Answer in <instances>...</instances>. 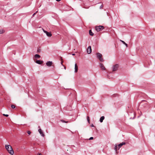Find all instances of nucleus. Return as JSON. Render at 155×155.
Wrapping results in <instances>:
<instances>
[{"instance_id": "f257e3e1", "label": "nucleus", "mask_w": 155, "mask_h": 155, "mask_svg": "<svg viewBox=\"0 0 155 155\" xmlns=\"http://www.w3.org/2000/svg\"><path fill=\"white\" fill-rule=\"evenodd\" d=\"M6 149L8 150V152L11 155H13L14 153V151L12 147L10 145H6L5 146Z\"/></svg>"}, {"instance_id": "f03ea898", "label": "nucleus", "mask_w": 155, "mask_h": 155, "mask_svg": "<svg viewBox=\"0 0 155 155\" xmlns=\"http://www.w3.org/2000/svg\"><path fill=\"white\" fill-rule=\"evenodd\" d=\"M125 144V142H123L121 143H120V144H119L118 145V147L117 146V145H116L115 146V147H114V149L116 151L117 149H119L120 147H121L123 145Z\"/></svg>"}, {"instance_id": "7ed1b4c3", "label": "nucleus", "mask_w": 155, "mask_h": 155, "mask_svg": "<svg viewBox=\"0 0 155 155\" xmlns=\"http://www.w3.org/2000/svg\"><path fill=\"white\" fill-rule=\"evenodd\" d=\"M97 58L101 62L104 61L103 59L102 58V55L99 53L96 54Z\"/></svg>"}, {"instance_id": "20e7f679", "label": "nucleus", "mask_w": 155, "mask_h": 155, "mask_svg": "<svg viewBox=\"0 0 155 155\" xmlns=\"http://www.w3.org/2000/svg\"><path fill=\"white\" fill-rule=\"evenodd\" d=\"M104 28V27L103 26L100 25L99 26H96L95 29L97 32L103 30Z\"/></svg>"}, {"instance_id": "39448f33", "label": "nucleus", "mask_w": 155, "mask_h": 155, "mask_svg": "<svg viewBox=\"0 0 155 155\" xmlns=\"http://www.w3.org/2000/svg\"><path fill=\"white\" fill-rule=\"evenodd\" d=\"M119 66V65L117 64L113 65L112 67V71H114L117 70H118Z\"/></svg>"}, {"instance_id": "423d86ee", "label": "nucleus", "mask_w": 155, "mask_h": 155, "mask_svg": "<svg viewBox=\"0 0 155 155\" xmlns=\"http://www.w3.org/2000/svg\"><path fill=\"white\" fill-rule=\"evenodd\" d=\"M43 30L44 32L46 33V34L49 37H50L52 36V34L51 32H48L47 31L44 30L43 29Z\"/></svg>"}, {"instance_id": "0eeeda50", "label": "nucleus", "mask_w": 155, "mask_h": 155, "mask_svg": "<svg viewBox=\"0 0 155 155\" xmlns=\"http://www.w3.org/2000/svg\"><path fill=\"white\" fill-rule=\"evenodd\" d=\"M91 52V46H89L87 49V52L88 54H90Z\"/></svg>"}, {"instance_id": "6e6552de", "label": "nucleus", "mask_w": 155, "mask_h": 155, "mask_svg": "<svg viewBox=\"0 0 155 155\" xmlns=\"http://www.w3.org/2000/svg\"><path fill=\"white\" fill-rule=\"evenodd\" d=\"M52 61H48L46 63V65L47 66L50 67L52 65Z\"/></svg>"}, {"instance_id": "1a4fd4ad", "label": "nucleus", "mask_w": 155, "mask_h": 155, "mask_svg": "<svg viewBox=\"0 0 155 155\" xmlns=\"http://www.w3.org/2000/svg\"><path fill=\"white\" fill-rule=\"evenodd\" d=\"M36 63L38 64H41L43 63V61H42L38 60L36 61Z\"/></svg>"}, {"instance_id": "9d476101", "label": "nucleus", "mask_w": 155, "mask_h": 155, "mask_svg": "<svg viewBox=\"0 0 155 155\" xmlns=\"http://www.w3.org/2000/svg\"><path fill=\"white\" fill-rule=\"evenodd\" d=\"M38 131L41 136L43 137H44L45 134L43 133V132L41 130V129H40L38 130Z\"/></svg>"}, {"instance_id": "9b49d317", "label": "nucleus", "mask_w": 155, "mask_h": 155, "mask_svg": "<svg viewBox=\"0 0 155 155\" xmlns=\"http://www.w3.org/2000/svg\"><path fill=\"white\" fill-rule=\"evenodd\" d=\"M100 67L101 68V69L103 70H105V68L103 65L102 64L100 63Z\"/></svg>"}, {"instance_id": "f8f14e48", "label": "nucleus", "mask_w": 155, "mask_h": 155, "mask_svg": "<svg viewBox=\"0 0 155 155\" xmlns=\"http://www.w3.org/2000/svg\"><path fill=\"white\" fill-rule=\"evenodd\" d=\"M74 69H75V70H74L75 72V73L77 72H78V66L76 64H75Z\"/></svg>"}, {"instance_id": "ddd939ff", "label": "nucleus", "mask_w": 155, "mask_h": 155, "mask_svg": "<svg viewBox=\"0 0 155 155\" xmlns=\"http://www.w3.org/2000/svg\"><path fill=\"white\" fill-rule=\"evenodd\" d=\"M105 117L104 116H102L101 117L100 119V122L102 123L103 122V120L104 119Z\"/></svg>"}, {"instance_id": "4468645a", "label": "nucleus", "mask_w": 155, "mask_h": 155, "mask_svg": "<svg viewBox=\"0 0 155 155\" xmlns=\"http://www.w3.org/2000/svg\"><path fill=\"white\" fill-rule=\"evenodd\" d=\"M89 34L91 36H93L94 35V33L92 32L91 30H90L89 31Z\"/></svg>"}, {"instance_id": "2eb2a0df", "label": "nucleus", "mask_w": 155, "mask_h": 155, "mask_svg": "<svg viewBox=\"0 0 155 155\" xmlns=\"http://www.w3.org/2000/svg\"><path fill=\"white\" fill-rule=\"evenodd\" d=\"M120 41L123 44H124V45H125V46H126L127 47L128 46V45L124 41H122V40H120Z\"/></svg>"}, {"instance_id": "dca6fc26", "label": "nucleus", "mask_w": 155, "mask_h": 155, "mask_svg": "<svg viewBox=\"0 0 155 155\" xmlns=\"http://www.w3.org/2000/svg\"><path fill=\"white\" fill-rule=\"evenodd\" d=\"M35 57L36 58H40L41 56L38 54H36L35 55Z\"/></svg>"}, {"instance_id": "f3484780", "label": "nucleus", "mask_w": 155, "mask_h": 155, "mask_svg": "<svg viewBox=\"0 0 155 155\" xmlns=\"http://www.w3.org/2000/svg\"><path fill=\"white\" fill-rule=\"evenodd\" d=\"M5 31L3 29L0 30V34H2L5 32Z\"/></svg>"}, {"instance_id": "a211bd4d", "label": "nucleus", "mask_w": 155, "mask_h": 155, "mask_svg": "<svg viewBox=\"0 0 155 155\" xmlns=\"http://www.w3.org/2000/svg\"><path fill=\"white\" fill-rule=\"evenodd\" d=\"M41 52L40 47L38 48L37 50V52L38 53H40Z\"/></svg>"}, {"instance_id": "6ab92c4d", "label": "nucleus", "mask_w": 155, "mask_h": 155, "mask_svg": "<svg viewBox=\"0 0 155 155\" xmlns=\"http://www.w3.org/2000/svg\"><path fill=\"white\" fill-rule=\"evenodd\" d=\"M87 121L90 124V118L88 116L87 117Z\"/></svg>"}, {"instance_id": "aec40b11", "label": "nucleus", "mask_w": 155, "mask_h": 155, "mask_svg": "<svg viewBox=\"0 0 155 155\" xmlns=\"http://www.w3.org/2000/svg\"><path fill=\"white\" fill-rule=\"evenodd\" d=\"M60 121L61 122H62V123H68V121H65V120H60Z\"/></svg>"}, {"instance_id": "412c9836", "label": "nucleus", "mask_w": 155, "mask_h": 155, "mask_svg": "<svg viewBox=\"0 0 155 155\" xmlns=\"http://www.w3.org/2000/svg\"><path fill=\"white\" fill-rule=\"evenodd\" d=\"M11 107L12 108H15V105L12 104L11 105Z\"/></svg>"}, {"instance_id": "4be33fe9", "label": "nucleus", "mask_w": 155, "mask_h": 155, "mask_svg": "<svg viewBox=\"0 0 155 155\" xmlns=\"http://www.w3.org/2000/svg\"><path fill=\"white\" fill-rule=\"evenodd\" d=\"M38 11L36 12H35L32 15V17H34V16L36 14V13L38 12Z\"/></svg>"}, {"instance_id": "5701e85b", "label": "nucleus", "mask_w": 155, "mask_h": 155, "mask_svg": "<svg viewBox=\"0 0 155 155\" xmlns=\"http://www.w3.org/2000/svg\"><path fill=\"white\" fill-rule=\"evenodd\" d=\"M3 115L5 116H6V117H8V114H3Z\"/></svg>"}, {"instance_id": "b1692460", "label": "nucleus", "mask_w": 155, "mask_h": 155, "mask_svg": "<svg viewBox=\"0 0 155 155\" xmlns=\"http://www.w3.org/2000/svg\"><path fill=\"white\" fill-rule=\"evenodd\" d=\"M27 133H28V134H29H29H31V132H30V131H27Z\"/></svg>"}, {"instance_id": "393cba45", "label": "nucleus", "mask_w": 155, "mask_h": 155, "mask_svg": "<svg viewBox=\"0 0 155 155\" xmlns=\"http://www.w3.org/2000/svg\"><path fill=\"white\" fill-rule=\"evenodd\" d=\"M93 137H91L89 139V140H93Z\"/></svg>"}, {"instance_id": "a878e982", "label": "nucleus", "mask_w": 155, "mask_h": 155, "mask_svg": "<svg viewBox=\"0 0 155 155\" xmlns=\"http://www.w3.org/2000/svg\"><path fill=\"white\" fill-rule=\"evenodd\" d=\"M103 5H101V6L100 7V9H102L103 8Z\"/></svg>"}, {"instance_id": "bb28decb", "label": "nucleus", "mask_w": 155, "mask_h": 155, "mask_svg": "<svg viewBox=\"0 0 155 155\" xmlns=\"http://www.w3.org/2000/svg\"><path fill=\"white\" fill-rule=\"evenodd\" d=\"M91 127H94V125L93 124H92L91 125Z\"/></svg>"}, {"instance_id": "cd10ccee", "label": "nucleus", "mask_w": 155, "mask_h": 155, "mask_svg": "<svg viewBox=\"0 0 155 155\" xmlns=\"http://www.w3.org/2000/svg\"><path fill=\"white\" fill-rule=\"evenodd\" d=\"M72 55H73V56H74V55H75V54L74 53H73V54H72Z\"/></svg>"}, {"instance_id": "c85d7f7f", "label": "nucleus", "mask_w": 155, "mask_h": 155, "mask_svg": "<svg viewBox=\"0 0 155 155\" xmlns=\"http://www.w3.org/2000/svg\"><path fill=\"white\" fill-rule=\"evenodd\" d=\"M107 78H109V76L108 75H107Z\"/></svg>"}, {"instance_id": "c756f323", "label": "nucleus", "mask_w": 155, "mask_h": 155, "mask_svg": "<svg viewBox=\"0 0 155 155\" xmlns=\"http://www.w3.org/2000/svg\"><path fill=\"white\" fill-rule=\"evenodd\" d=\"M56 0L58 2H59L61 1V0Z\"/></svg>"}, {"instance_id": "7c9ffc66", "label": "nucleus", "mask_w": 155, "mask_h": 155, "mask_svg": "<svg viewBox=\"0 0 155 155\" xmlns=\"http://www.w3.org/2000/svg\"><path fill=\"white\" fill-rule=\"evenodd\" d=\"M38 155H42L41 153H39Z\"/></svg>"}, {"instance_id": "2f4dec72", "label": "nucleus", "mask_w": 155, "mask_h": 155, "mask_svg": "<svg viewBox=\"0 0 155 155\" xmlns=\"http://www.w3.org/2000/svg\"><path fill=\"white\" fill-rule=\"evenodd\" d=\"M61 64L62 65H62V62H61Z\"/></svg>"}, {"instance_id": "473e14b6", "label": "nucleus", "mask_w": 155, "mask_h": 155, "mask_svg": "<svg viewBox=\"0 0 155 155\" xmlns=\"http://www.w3.org/2000/svg\"><path fill=\"white\" fill-rule=\"evenodd\" d=\"M64 68L65 69H66V67H64Z\"/></svg>"}, {"instance_id": "72a5a7b5", "label": "nucleus", "mask_w": 155, "mask_h": 155, "mask_svg": "<svg viewBox=\"0 0 155 155\" xmlns=\"http://www.w3.org/2000/svg\"><path fill=\"white\" fill-rule=\"evenodd\" d=\"M142 101H145V100H142Z\"/></svg>"}]
</instances>
